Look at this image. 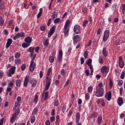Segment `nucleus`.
<instances>
[{"mask_svg":"<svg viewBox=\"0 0 125 125\" xmlns=\"http://www.w3.org/2000/svg\"><path fill=\"white\" fill-rule=\"evenodd\" d=\"M46 84H48L49 85H50V83H51V79L49 77H46Z\"/></svg>","mask_w":125,"mask_h":125,"instance_id":"obj_25","label":"nucleus"},{"mask_svg":"<svg viewBox=\"0 0 125 125\" xmlns=\"http://www.w3.org/2000/svg\"><path fill=\"white\" fill-rule=\"evenodd\" d=\"M37 113H38V108H35L32 111V116H36L37 115Z\"/></svg>","mask_w":125,"mask_h":125,"instance_id":"obj_34","label":"nucleus"},{"mask_svg":"<svg viewBox=\"0 0 125 125\" xmlns=\"http://www.w3.org/2000/svg\"><path fill=\"white\" fill-rule=\"evenodd\" d=\"M50 121L51 123H53L55 121V117L54 116H52L50 118Z\"/></svg>","mask_w":125,"mask_h":125,"instance_id":"obj_58","label":"nucleus"},{"mask_svg":"<svg viewBox=\"0 0 125 125\" xmlns=\"http://www.w3.org/2000/svg\"><path fill=\"white\" fill-rule=\"evenodd\" d=\"M49 61L50 63H53L54 62V57L51 56L49 58Z\"/></svg>","mask_w":125,"mask_h":125,"instance_id":"obj_45","label":"nucleus"},{"mask_svg":"<svg viewBox=\"0 0 125 125\" xmlns=\"http://www.w3.org/2000/svg\"><path fill=\"white\" fill-rule=\"evenodd\" d=\"M92 90H93V87L89 86L87 88V92H88V93H91Z\"/></svg>","mask_w":125,"mask_h":125,"instance_id":"obj_32","label":"nucleus"},{"mask_svg":"<svg viewBox=\"0 0 125 125\" xmlns=\"http://www.w3.org/2000/svg\"><path fill=\"white\" fill-rule=\"evenodd\" d=\"M109 36H110V31L109 30H105L104 33V36L103 38V42H106L109 39Z\"/></svg>","mask_w":125,"mask_h":125,"instance_id":"obj_3","label":"nucleus"},{"mask_svg":"<svg viewBox=\"0 0 125 125\" xmlns=\"http://www.w3.org/2000/svg\"><path fill=\"white\" fill-rule=\"evenodd\" d=\"M83 56L85 59H86V58H87V56H88V51H86L84 52L83 53Z\"/></svg>","mask_w":125,"mask_h":125,"instance_id":"obj_49","label":"nucleus"},{"mask_svg":"<svg viewBox=\"0 0 125 125\" xmlns=\"http://www.w3.org/2000/svg\"><path fill=\"white\" fill-rule=\"evenodd\" d=\"M81 118V116L80 115V112H78L76 114V122L77 123H80V119Z\"/></svg>","mask_w":125,"mask_h":125,"instance_id":"obj_23","label":"nucleus"},{"mask_svg":"<svg viewBox=\"0 0 125 125\" xmlns=\"http://www.w3.org/2000/svg\"><path fill=\"white\" fill-rule=\"evenodd\" d=\"M20 33H18L17 35H16L14 38H13V40L14 41H16V40H17V39H20L21 37L20 36Z\"/></svg>","mask_w":125,"mask_h":125,"instance_id":"obj_31","label":"nucleus"},{"mask_svg":"<svg viewBox=\"0 0 125 125\" xmlns=\"http://www.w3.org/2000/svg\"><path fill=\"white\" fill-rule=\"evenodd\" d=\"M42 97H43L44 96V100H46L48 98V91H46L44 93V92H43L42 95Z\"/></svg>","mask_w":125,"mask_h":125,"instance_id":"obj_18","label":"nucleus"},{"mask_svg":"<svg viewBox=\"0 0 125 125\" xmlns=\"http://www.w3.org/2000/svg\"><path fill=\"white\" fill-rule=\"evenodd\" d=\"M101 105L103 107H104V106H105V105H106V104H105V102L104 101V100H103V99H101Z\"/></svg>","mask_w":125,"mask_h":125,"instance_id":"obj_50","label":"nucleus"},{"mask_svg":"<svg viewBox=\"0 0 125 125\" xmlns=\"http://www.w3.org/2000/svg\"><path fill=\"white\" fill-rule=\"evenodd\" d=\"M4 24V21L1 17H0V26H3Z\"/></svg>","mask_w":125,"mask_h":125,"instance_id":"obj_38","label":"nucleus"},{"mask_svg":"<svg viewBox=\"0 0 125 125\" xmlns=\"http://www.w3.org/2000/svg\"><path fill=\"white\" fill-rule=\"evenodd\" d=\"M60 21V19L56 18V19H55L54 21V23H56V24H57V23H59Z\"/></svg>","mask_w":125,"mask_h":125,"instance_id":"obj_60","label":"nucleus"},{"mask_svg":"<svg viewBox=\"0 0 125 125\" xmlns=\"http://www.w3.org/2000/svg\"><path fill=\"white\" fill-rule=\"evenodd\" d=\"M33 101L35 104H37V103H38V102L39 101V96H38V95H35Z\"/></svg>","mask_w":125,"mask_h":125,"instance_id":"obj_26","label":"nucleus"},{"mask_svg":"<svg viewBox=\"0 0 125 125\" xmlns=\"http://www.w3.org/2000/svg\"><path fill=\"white\" fill-rule=\"evenodd\" d=\"M20 104H21V103H18V102H16V103H15V106L13 108V110H15V109H16V108H17V107H20Z\"/></svg>","mask_w":125,"mask_h":125,"instance_id":"obj_30","label":"nucleus"},{"mask_svg":"<svg viewBox=\"0 0 125 125\" xmlns=\"http://www.w3.org/2000/svg\"><path fill=\"white\" fill-rule=\"evenodd\" d=\"M118 62L120 68H124V66H125V62H124V61H123V57H122V56L119 58Z\"/></svg>","mask_w":125,"mask_h":125,"instance_id":"obj_8","label":"nucleus"},{"mask_svg":"<svg viewBox=\"0 0 125 125\" xmlns=\"http://www.w3.org/2000/svg\"><path fill=\"white\" fill-rule=\"evenodd\" d=\"M105 98L108 100V101H110L111 100V98H112V92L111 91H109L107 93H105Z\"/></svg>","mask_w":125,"mask_h":125,"instance_id":"obj_9","label":"nucleus"},{"mask_svg":"<svg viewBox=\"0 0 125 125\" xmlns=\"http://www.w3.org/2000/svg\"><path fill=\"white\" fill-rule=\"evenodd\" d=\"M102 122V116H99L97 119V124L99 125H101V122Z\"/></svg>","mask_w":125,"mask_h":125,"instance_id":"obj_27","label":"nucleus"},{"mask_svg":"<svg viewBox=\"0 0 125 125\" xmlns=\"http://www.w3.org/2000/svg\"><path fill=\"white\" fill-rule=\"evenodd\" d=\"M14 86V83H13V82H11L9 83H8L9 87H13Z\"/></svg>","mask_w":125,"mask_h":125,"instance_id":"obj_53","label":"nucleus"},{"mask_svg":"<svg viewBox=\"0 0 125 125\" xmlns=\"http://www.w3.org/2000/svg\"><path fill=\"white\" fill-rule=\"evenodd\" d=\"M102 53L105 57L107 56V51L106 50V48H104L103 49Z\"/></svg>","mask_w":125,"mask_h":125,"instance_id":"obj_35","label":"nucleus"},{"mask_svg":"<svg viewBox=\"0 0 125 125\" xmlns=\"http://www.w3.org/2000/svg\"><path fill=\"white\" fill-rule=\"evenodd\" d=\"M48 43H49L48 40L47 39L44 42L43 44L44 45H45V46H47V45H48Z\"/></svg>","mask_w":125,"mask_h":125,"instance_id":"obj_61","label":"nucleus"},{"mask_svg":"<svg viewBox=\"0 0 125 125\" xmlns=\"http://www.w3.org/2000/svg\"><path fill=\"white\" fill-rule=\"evenodd\" d=\"M58 16V11L57 10H55L52 13L51 16V18L53 20H55V18Z\"/></svg>","mask_w":125,"mask_h":125,"instance_id":"obj_13","label":"nucleus"},{"mask_svg":"<svg viewBox=\"0 0 125 125\" xmlns=\"http://www.w3.org/2000/svg\"><path fill=\"white\" fill-rule=\"evenodd\" d=\"M42 8L40 9V12L37 15V18H40V17L42 16Z\"/></svg>","mask_w":125,"mask_h":125,"instance_id":"obj_37","label":"nucleus"},{"mask_svg":"<svg viewBox=\"0 0 125 125\" xmlns=\"http://www.w3.org/2000/svg\"><path fill=\"white\" fill-rule=\"evenodd\" d=\"M20 113V109H17V110L15 111V113L14 114V115L17 116L19 115V113Z\"/></svg>","mask_w":125,"mask_h":125,"instance_id":"obj_55","label":"nucleus"},{"mask_svg":"<svg viewBox=\"0 0 125 125\" xmlns=\"http://www.w3.org/2000/svg\"><path fill=\"white\" fill-rule=\"evenodd\" d=\"M103 83L101 82L96 87L95 95L96 97H103L105 94V91L103 89Z\"/></svg>","mask_w":125,"mask_h":125,"instance_id":"obj_1","label":"nucleus"},{"mask_svg":"<svg viewBox=\"0 0 125 125\" xmlns=\"http://www.w3.org/2000/svg\"><path fill=\"white\" fill-rule=\"evenodd\" d=\"M122 12L123 15H125V4L122 5Z\"/></svg>","mask_w":125,"mask_h":125,"instance_id":"obj_56","label":"nucleus"},{"mask_svg":"<svg viewBox=\"0 0 125 125\" xmlns=\"http://www.w3.org/2000/svg\"><path fill=\"white\" fill-rule=\"evenodd\" d=\"M55 29H56V26L53 25L48 33V38H50L51 36L54 34V32H55Z\"/></svg>","mask_w":125,"mask_h":125,"instance_id":"obj_5","label":"nucleus"},{"mask_svg":"<svg viewBox=\"0 0 125 125\" xmlns=\"http://www.w3.org/2000/svg\"><path fill=\"white\" fill-rule=\"evenodd\" d=\"M34 50H35V47H30L28 49V51L31 53V56H33L34 55Z\"/></svg>","mask_w":125,"mask_h":125,"instance_id":"obj_22","label":"nucleus"},{"mask_svg":"<svg viewBox=\"0 0 125 125\" xmlns=\"http://www.w3.org/2000/svg\"><path fill=\"white\" fill-rule=\"evenodd\" d=\"M17 118V116L15 115V114H13L11 119H10V123L12 124H13L14 122H15V120Z\"/></svg>","mask_w":125,"mask_h":125,"instance_id":"obj_21","label":"nucleus"},{"mask_svg":"<svg viewBox=\"0 0 125 125\" xmlns=\"http://www.w3.org/2000/svg\"><path fill=\"white\" fill-rule=\"evenodd\" d=\"M29 77L26 76L24 78L23 86L24 87H27L28 86V83H29Z\"/></svg>","mask_w":125,"mask_h":125,"instance_id":"obj_12","label":"nucleus"},{"mask_svg":"<svg viewBox=\"0 0 125 125\" xmlns=\"http://www.w3.org/2000/svg\"><path fill=\"white\" fill-rule=\"evenodd\" d=\"M21 100L22 98H21V96H19L17 98V102H18V103H21Z\"/></svg>","mask_w":125,"mask_h":125,"instance_id":"obj_54","label":"nucleus"},{"mask_svg":"<svg viewBox=\"0 0 125 125\" xmlns=\"http://www.w3.org/2000/svg\"><path fill=\"white\" fill-rule=\"evenodd\" d=\"M66 108H67V105L66 104H64L62 108V113H65V111H66Z\"/></svg>","mask_w":125,"mask_h":125,"instance_id":"obj_41","label":"nucleus"},{"mask_svg":"<svg viewBox=\"0 0 125 125\" xmlns=\"http://www.w3.org/2000/svg\"><path fill=\"white\" fill-rule=\"evenodd\" d=\"M21 71H24L26 69V63H23L21 66Z\"/></svg>","mask_w":125,"mask_h":125,"instance_id":"obj_52","label":"nucleus"},{"mask_svg":"<svg viewBox=\"0 0 125 125\" xmlns=\"http://www.w3.org/2000/svg\"><path fill=\"white\" fill-rule=\"evenodd\" d=\"M87 24H88V21H87V20H85L83 22V27H86V25H87Z\"/></svg>","mask_w":125,"mask_h":125,"instance_id":"obj_51","label":"nucleus"},{"mask_svg":"<svg viewBox=\"0 0 125 125\" xmlns=\"http://www.w3.org/2000/svg\"><path fill=\"white\" fill-rule=\"evenodd\" d=\"M35 122H36V117L33 116L30 120V122L31 123V124H34Z\"/></svg>","mask_w":125,"mask_h":125,"instance_id":"obj_47","label":"nucleus"},{"mask_svg":"<svg viewBox=\"0 0 125 125\" xmlns=\"http://www.w3.org/2000/svg\"><path fill=\"white\" fill-rule=\"evenodd\" d=\"M4 8H5V5H4V3H0V10H2L3 9H4Z\"/></svg>","mask_w":125,"mask_h":125,"instance_id":"obj_43","label":"nucleus"},{"mask_svg":"<svg viewBox=\"0 0 125 125\" xmlns=\"http://www.w3.org/2000/svg\"><path fill=\"white\" fill-rule=\"evenodd\" d=\"M24 42H26L27 43L31 44V43L32 42V38L30 36H28L24 39Z\"/></svg>","mask_w":125,"mask_h":125,"instance_id":"obj_16","label":"nucleus"},{"mask_svg":"<svg viewBox=\"0 0 125 125\" xmlns=\"http://www.w3.org/2000/svg\"><path fill=\"white\" fill-rule=\"evenodd\" d=\"M74 32L76 34H80V32H81V27L79 24H76L74 26Z\"/></svg>","mask_w":125,"mask_h":125,"instance_id":"obj_7","label":"nucleus"},{"mask_svg":"<svg viewBox=\"0 0 125 125\" xmlns=\"http://www.w3.org/2000/svg\"><path fill=\"white\" fill-rule=\"evenodd\" d=\"M117 103L119 106H122L124 104V100L122 97H119L117 99Z\"/></svg>","mask_w":125,"mask_h":125,"instance_id":"obj_14","label":"nucleus"},{"mask_svg":"<svg viewBox=\"0 0 125 125\" xmlns=\"http://www.w3.org/2000/svg\"><path fill=\"white\" fill-rule=\"evenodd\" d=\"M99 62L100 63V64H101V65H102V64H103V57L102 56H101L99 57Z\"/></svg>","mask_w":125,"mask_h":125,"instance_id":"obj_33","label":"nucleus"},{"mask_svg":"<svg viewBox=\"0 0 125 125\" xmlns=\"http://www.w3.org/2000/svg\"><path fill=\"white\" fill-rule=\"evenodd\" d=\"M54 106H56V107H57V106H58V105H59V102L58 101H56L54 102Z\"/></svg>","mask_w":125,"mask_h":125,"instance_id":"obj_64","label":"nucleus"},{"mask_svg":"<svg viewBox=\"0 0 125 125\" xmlns=\"http://www.w3.org/2000/svg\"><path fill=\"white\" fill-rule=\"evenodd\" d=\"M20 55H21V54L20 52H18L15 55V58H19V57H20Z\"/></svg>","mask_w":125,"mask_h":125,"instance_id":"obj_57","label":"nucleus"},{"mask_svg":"<svg viewBox=\"0 0 125 125\" xmlns=\"http://www.w3.org/2000/svg\"><path fill=\"white\" fill-rule=\"evenodd\" d=\"M51 72H52V68H49L47 72V76L46 77H49V76H50V73H51Z\"/></svg>","mask_w":125,"mask_h":125,"instance_id":"obj_42","label":"nucleus"},{"mask_svg":"<svg viewBox=\"0 0 125 125\" xmlns=\"http://www.w3.org/2000/svg\"><path fill=\"white\" fill-rule=\"evenodd\" d=\"M73 112H74V107H72L70 110L68 114V117H71L72 116V114H73Z\"/></svg>","mask_w":125,"mask_h":125,"instance_id":"obj_44","label":"nucleus"},{"mask_svg":"<svg viewBox=\"0 0 125 125\" xmlns=\"http://www.w3.org/2000/svg\"><path fill=\"white\" fill-rule=\"evenodd\" d=\"M70 20H67L65 22V24L64 25V27L68 28L69 27V25H70Z\"/></svg>","mask_w":125,"mask_h":125,"instance_id":"obj_40","label":"nucleus"},{"mask_svg":"<svg viewBox=\"0 0 125 125\" xmlns=\"http://www.w3.org/2000/svg\"><path fill=\"white\" fill-rule=\"evenodd\" d=\"M123 39H125L124 37H120L118 39H117L115 42V44L117 45V46H118V47H120V42L121 40H123Z\"/></svg>","mask_w":125,"mask_h":125,"instance_id":"obj_20","label":"nucleus"},{"mask_svg":"<svg viewBox=\"0 0 125 125\" xmlns=\"http://www.w3.org/2000/svg\"><path fill=\"white\" fill-rule=\"evenodd\" d=\"M109 67L106 65H104L102 66V67L101 68V72L103 74L105 73L106 74H108V72H109Z\"/></svg>","mask_w":125,"mask_h":125,"instance_id":"obj_6","label":"nucleus"},{"mask_svg":"<svg viewBox=\"0 0 125 125\" xmlns=\"http://www.w3.org/2000/svg\"><path fill=\"white\" fill-rule=\"evenodd\" d=\"M35 57H33L30 62V64L29 66V71L30 72H33L34 70L36 68V62H35Z\"/></svg>","mask_w":125,"mask_h":125,"instance_id":"obj_2","label":"nucleus"},{"mask_svg":"<svg viewBox=\"0 0 125 125\" xmlns=\"http://www.w3.org/2000/svg\"><path fill=\"white\" fill-rule=\"evenodd\" d=\"M16 85L17 87H20L21 86V80H17L16 81Z\"/></svg>","mask_w":125,"mask_h":125,"instance_id":"obj_24","label":"nucleus"},{"mask_svg":"<svg viewBox=\"0 0 125 125\" xmlns=\"http://www.w3.org/2000/svg\"><path fill=\"white\" fill-rule=\"evenodd\" d=\"M30 83L32 84L31 86L32 87H35V86H36V85L37 84V80H36V79H33L32 80L30 81Z\"/></svg>","mask_w":125,"mask_h":125,"instance_id":"obj_19","label":"nucleus"},{"mask_svg":"<svg viewBox=\"0 0 125 125\" xmlns=\"http://www.w3.org/2000/svg\"><path fill=\"white\" fill-rule=\"evenodd\" d=\"M86 63L88 66L91 65V63H92V60L91 59H89L88 60L86 61Z\"/></svg>","mask_w":125,"mask_h":125,"instance_id":"obj_39","label":"nucleus"},{"mask_svg":"<svg viewBox=\"0 0 125 125\" xmlns=\"http://www.w3.org/2000/svg\"><path fill=\"white\" fill-rule=\"evenodd\" d=\"M85 74H86V76H87V77H88V76H89V70L87 69L86 70H85Z\"/></svg>","mask_w":125,"mask_h":125,"instance_id":"obj_62","label":"nucleus"},{"mask_svg":"<svg viewBox=\"0 0 125 125\" xmlns=\"http://www.w3.org/2000/svg\"><path fill=\"white\" fill-rule=\"evenodd\" d=\"M30 44L26 43V42H23L22 44V47H23V48H27V47H28V46H30Z\"/></svg>","mask_w":125,"mask_h":125,"instance_id":"obj_29","label":"nucleus"},{"mask_svg":"<svg viewBox=\"0 0 125 125\" xmlns=\"http://www.w3.org/2000/svg\"><path fill=\"white\" fill-rule=\"evenodd\" d=\"M123 83H124V81L120 80L118 82V85L119 86H122V85H123Z\"/></svg>","mask_w":125,"mask_h":125,"instance_id":"obj_59","label":"nucleus"},{"mask_svg":"<svg viewBox=\"0 0 125 125\" xmlns=\"http://www.w3.org/2000/svg\"><path fill=\"white\" fill-rule=\"evenodd\" d=\"M81 39V36L80 35H76L73 38V43L74 44H76L79 41H80Z\"/></svg>","mask_w":125,"mask_h":125,"instance_id":"obj_11","label":"nucleus"},{"mask_svg":"<svg viewBox=\"0 0 125 125\" xmlns=\"http://www.w3.org/2000/svg\"><path fill=\"white\" fill-rule=\"evenodd\" d=\"M61 74L62 76H65V75H66V72H65V69L62 70Z\"/></svg>","mask_w":125,"mask_h":125,"instance_id":"obj_63","label":"nucleus"},{"mask_svg":"<svg viewBox=\"0 0 125 125\" xmlns=\"http://www.w3.org/2000/svg\"><path fill=\"white\" fill-rule=\"evenodd\" d=\"M91 116L93 117V118H97V116H98V113L97 112H93L91 114Z\"/></svg>","mask_w":125,"mask_h":125,"instance_id":"obj_46","label":"nucleus"},{"mask_svg":"<svg viewBox=\"0 0 125 125\" xmlns=\"http://www.w3.org/2000/svg\"><path fill=\"white\" fill-rule=\"evenodd\" d=\"M15 70H16V66H12V68H10L7 73L8 77H11L12 75H14Z\"/></svg>","mask_w":125,"mask_h":125,"instance_id":"obj_4","label":"nucleus"},{"mask_svg":"<svg viewBox=\"0 0 125 125\" xmlns=\"http://www.w3.org/2000/svg\"><path fill=\"white\" fill-rule=\"evenodd\" d=\"M59 54L58 61L60 63L61 62V61H62V58L63 57V51H62V49L59 51Z\"/></svg>","mask_w":125,"mask_h":125,"instance_id":"obj_10","label":"nucleus"},{"mask_svg":"<svg viewBox=\"0 0 125 125\" xmlns=\"http://www.w3.org/2000/svg\"><path fill=\"white\" fill-rule=\"evenodd\" d=\"M15 63L17 65H20L22 63V61L20 59H16L15 60Z\"/></svg>","mask_w":125,"mask_h":125,"instance_id":"obj_28","label":"nucleus"},{"mask_svg":"<svg viewBox=\"0 0 125 125\" xmlns=\"http://www.w3.org/2000/svg\"><path fill=\"white\" fill-rule=\"evenodd\" d=\"M113 81L111 79L109 80V88L111 89L113 87Z\"/></svg>","mask_w":125,"mask_h":125,"instance_id":"obj_48","label":"nucleus"},{"mask_svg":"<svg viewBox=\"0 0 125 125\" xmlns=\"http://www.w3.org/2000/svg\"><path fill=\"white\" fill-rule=\"evenodd\" d=\"M90 98V95L89 93H87L85 94V100H89Z\"/></svg>","mask_w":125,"mask_h":125,"instance_id":"obj_36","label":"nucleus"},{"mask_svg":"<svg viewBox=\"0 0 125 125\" xmlns=\"http://www.w3.org/2000/svg\"><path fill=\"white\" fill-rule=\"evenodd\" d=\"M63 33L64 37H68V36H69V28H68V27H64Z\"/></svg>","mask_w":125,"mask_h":125,"instance_id":"obj_17","label":"nucleus"},{"mask_svg":"<svg viewBox=\"0 0 125 125\" xmlns=\"http://www.w3.org/2000/svg\"><path fill=\"white\" fill-rule=\"evenodd\" d=\"M11 43H12V39H7V41L5 46L6 48H8V47H9V46L11 45Z\"/></svg>","mask_w":125,"mask_h":125,"instance_id":"obj_15","label":"nucleus"}]
</instances>
